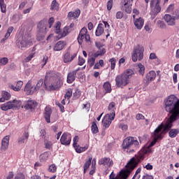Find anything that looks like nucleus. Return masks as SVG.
Masks as SVG:
<instances>
[{"mask_svg":"<svg viewBox=\"0 0 179 179\" xmlns=\"http://www.w3.org/2000/svg\"><path fill=\"white\" fill-rule=\"evenodd\" d=\"M152 150L149 148H145V147L138 152L135 157H132L129 162L125 166L126 169L122 170L116 176L114 171H113L109 176V179H127L129 177V174L135 170V168L139 164L141 160L145 159V155H150Z\"/></svg>","mask_w":179,"mask_h":179,"instance_id":"nucleus-1","label":"nucleus"},{"mask_svg":"<svg viewBox=\"0 0 179 179\" xmlns=\"http://www.w3.org/2000/svg\"><path fill=\"white\" fill-rule=\"evenodd\" d=\"M45 86H48V90H59L64 85L61 80V73L55 71H48L45 77Z\"/></svg>","mask_w":179,"mask_h":179,"instance_id":"nucleus-2","label":"nucleus"},{"mask_svg":"<svg viewBox=\"0 0 179 179\" xmlns=\"http://www.w3.org/2000/svg\"><path fill=\"white\" fill-rule=\"evenodd\" d=\"M139 141L133 136L127 137L122 143V148L127 153H132L138 149Z\"/></svg>","mask_w":179,"mask_h":179,"instance_id":"nucleus-3","label":"nucleus"},{"mask_svg":"<svg viewBox=\"0 0 179 179\" xmlns=\"http://www.w3.org/2000/svg\"><path fill=\"white\" fill-rule=\"evenodd\" d=\"M38 33L36 35V40L38 41H41V40H44L45 37V34L48 31V28L47 27V21L45 20H43L40 21L38 24Z\"/></svg>","mask_w":179,"mask_h":179,"instance_id":"nucleus-4","label":"nucleus"},{"mask_svg":"<svg viewBox=\"0 0 179 179\" xmlns=\"http://www.w3.org/2000/svg\"><path fill=\"white\" fill-rule=\"evenodd\" d=\"M21 106L22 101L14 99L1 104V108L3 111H8V110H19Z\"/></svg>","mask_w":179,"mask_h":179,"instance_id":"nucleus-5","label":"nucleus"},{"mask_svg":"<svg viewBox=\"0 0 179 179\" xmlns=\"http://www.w3.org/2000/svg\"><path fill=\"white\" fill-rule=\"evenodd\" d=\"M145 52V48L141 45H137L134 48L133 53L131 55V59L133 62H136L138 61H142L143 59V52Z\"/></svg>","mask_w":179,"mask_h":179,"instance_id":"nucleus-6","label":"nucleus"},{"mask_svg":"<svg viewBox=\"0 0 179 179\" xmlns=\"http://www.w3.org/2000/svg\"><path fill=\"white\" fill-rule=\"evenodd\" d=\"M150 15L152 20L155 19L162 11V7L160 6V0H151L150 1Z\"/></svg>","mask_w":179,"mask_h":179,"instance_id":"nucleus-7","label":"nucleus"},{"mask_svg":"<svg viewBox=\"0 0 179 179\" xmlns=\"http://www.w3.org/2000/svg\"><path fill=\"white\" fill-rule=\"evenodd\" d=\"M77 40L80 45L83 43H90V35L87 34V28L83 27L80 29Z\"/></svg>","mask_w":179,"mask_h":179,"instance_id":"nucleus-8","label":"nucleus"},{"mask_svg":"<svg viewBox=\"0 0 179 179\" xmlns=\"http://www.w3.org/2000/svg\"><path fill=\"white\" fill-rule=\"evenodd\" d=\"M178 117H179L175 116L174 115H171V116L167 119L164 125V129L161 133L162 135V134H167V132H169V131H170V129L173 128V122L177 121L178 120Z\"/></svg>","mask_w":179,"mask_h":179,"instance_id":"nucleus-9","label":"nucleus"},{"mask_svg":"<svg viewBox=\"0 0 179 179\" xmlns=\"http://www.w3.org/2000/svg\"><path fill=\"white\" fill-rule=\"evenodd\" d=\"M115 118V111L113 110L112 113L106 114L103 120L102 124L104 128H108L114 119Z\"/></svg>","mask_w":179,"mask_h":179,"instance_id":"nucleus-10","label":"nucleus"},{"mask_svg":"<svg viewBox=\"0 0 179 179\" xmlns=\"http://www.w3.org/2000/svg\"><path fill=\"white\" fill-rule=\"evenodd\" d=\"M115 80L117 87H121V89L125 87L129 83V80H127L122 74L117 75Z\"/></svg>","mask_w":179,"mask_h":179,"instance_id":"nucleus-11","label":"nucleus"},{"mask_svg":"<svg viewBox=\"0 0 179 179\" xmlns=\"http://www.w3.org/2000/svg\"><path fill=\"white\" fill-rule=\"evenodd\" d=\"M72 141V135L69 133H64L60 138V143L64 146H69Z\"/></svg>","mask_w":179,"mask_h":179,"instance_id":"nucleus-12","label":"nucleus"},{"mask_svg":"<svg viewBox=\"0 0 179 179\" xmlns=\"http://www.w3.org/2000/svg\"><path fill=\"white\" fill-rule=\"evenodd\" d=\"M122 10L126 12V13H131L132 12V4L131 3V0H122Z\"/></svg>","mask_w":179,"mask_h":179,"instance_id":"nucleus-13","label":"nucleus"},{"mask_svg":"<svg viewBox=\"0 0 179 179\" xmlns=\"http://www.w3.org/2000/svg\"><path fill=\"white\" fill-rule=\"evenodd\" d=\"M24 92L27 94V96H31V94H34L36 93V88L34 85L31 83V80H29L27 83L25 85L24 88Z\"/></svg>","mask_w":179,"mask_h":179,"instance_id":"nucleus-14","label":"nucleus"},{"mask_svg":"<svg viewBox=\"0 0 179 179\" xmlns=\"http://www.w3.org/2000/svg\"><path fill=\"white\" fill-rule=\"evenodd\" d=\"M36 106L37 102L36 101L29 99L23 103L22 107L25 108V110H29L30 111H32V110H34V108H36Z\"/></svg>","mask_w":179,"mask_h":179,"instance_id":"nucleus-15","label":"nucleus"},{"mask_svg":"<svg viewBox=\"0 0 179 179\" xmlns=\"http://www.w3.org/2000/svg\"><path fill=\"white\" fill-rule=\"evenodd\" d=\"M98 163L100 166H108V167L114 166V162L110 157L101 158Z\"/></svg>","mask_w":179,"mask_h":179,"instance_id":"nucleus-16","label":"nucleus"},{"mask_svg":"<svg viewBox=\"0 0 179 179\" xmlns=\"http://www.w3.org/2000/svg\"><path fill=\"white\" fill-rule=\"evenodd\" d=\"M78 71H79V69L73 70L72 71H70L67 74V78H66L67 83L71 84L75 82L76 79V75L78 73Z\"/></svg>","mask_w":179,"mask_h":179,"instance_id":"nucleus-17","label":"nucleus"},{"mask_svg":"<svg viewBox=\"0 0 179 179\" xmlns=\"http://www.w3.org/2000/svg\"><path fill=\"white\" fill-rule=\"evenodd\" d=\"M51 114H52V109L50 106H48L45 108V112L43 113L44 118L48 124L51 122Z\"/></svg>","mask_w":179,"mask_h":179,"instance_id":"nucleus-18","label":"nucleus"},{"mask_svg":"<svg viewBox=\"0 0 179 179\" xmlns=\"http://www.w3.org/2000/svg\"><path fill=\"white\" fill-rule=\"evenodd\" d=\"M77 55V53H73V55H71L69 52H66L63 56L64 64H69V62H72L73 59H75Z\"/></svg>","mask_w":179,"mask_h":179,"instance_id":"nucleus-19","label":"nucleus"},{"mask_svg":"<svg viewBox=\"0 0 179 179\" xmlns=\"http://www.w3.org/2000/svg\"><path fill=\"white\" fill-rule=\"evenodd\" d=\"M31 45H33V42L29 39H22L18 44V47L19 48H21V50H24L27 47H30Z\"/></svg>","mask_w":179,"mask_h":179,"instance_id":"nucleus-20","label":"nucleus"},{"mask_svg":"<svg viewBox=\"0 0 179 179\" xmlns=\"http://www.w3.org/2000/svg\"><path fill=\"white\" fill-rule=\"evenodd\" d=\"M135 15H133L134 26L138 30H141L142 27H143V24H145V20H143L142 17L135 19Z\"/></svg>","mask_w":179,"mask_h":179,"instance_id":"nucleus-21","label":"nucleus"},{"mask_svg":"<svg viewBox=\"0 0 179 179\" xmlns=\"http://www.w3.org/2000/svg\"><path fill=\"white\" fill-rule=\"evenodd\" d=\"M9 136H6L1 140V152H5L8 150V148H9Z\"/></svg>","mask_w":179,"mask_h":179,"instance_id":"nucleus-22","label":"nucleus"},{"mask_svg":"<svg viewBox=\"0 0 179 179\" xmlns=\"http://www.w3.org/2000/svg\"><path fill=\"white\" fill-rule=\"evenodd\" d=\"M164 19L169 26L176 25V20H174L173 17L169 14H166Z\"/></svg>","mask_w":179,"mask_h":179,"instance_id":"nucleus-23","label":"nucleus"},{"mask_svg":"<svg viewBox=\"0 0 179 179\" xmlns=\"http://www.w3.org/2000/svg\"><path fill=\"white\" fill-rule=\"evenodd\" d=\"M29 136H30V135L29 134V132L24 131L22 134V136L19 138L17 140V143H19V145H22L23 143H27Z\"/></svg>","mask_w":179,"mask_h":179,"instance_id":"nucleus-24","label":"nucleus"},{"mask_svg":"<svg viewBox=\"0 0 179 179\" xmlns=\"http://www.w3.org/2000/svg\"><path fill=\"white\" fill-rule=\"evenodd\" d=\"M145 79L148 83H150V82H153L155 79H156V72L155 71H149L145 76Z\"/></svg>","mask_w":179,"mask_h":179,"instance_id":"nucleus-25","label":"nucleus"},{"mask_svg":"<svg viewBox=\"0 0 179 179\" xmlns=\"http://www.w3.org/2000/svg\"><path fill=\"white\" fill-rule=\"evenodd\" d=\"M104 33V24L103 23H99L96 27L95 31V36L96 37H100Z\"/></svg>","mask_w":179,"mask_h":179,"instance_id":"nucleus-26","label":"nucleus"},{"mask_svg":"<svg viewBox=\"0 0 179 179\" xmlns=\"http://www.w3.org/2000/svg\"><path fill=\"white\" fill-rule=\"evenodd\" d=\"M10 97H11L10 93L6 91H2L1 98H0V103H4V101L10 100Z\"/></svg>","mask_w":179,"mask_h":179,"instance_id":"nucleus-27","label":"nucleus"},{"mask_svg":"<svg viewBox=\"0 0 179 179\" xmlns=\"http://www.w3.org/2000/svg\"><path fill=\"white\" fill-rule=\"evenodd\" d=\"M163 138V136L162 134H159V135H157V136H155V141L151 142L150 144L148 147H144L145 149H150L151 153H153V149H152V146H155L156 144V142L159 141V139H162Z\"/></svg>","mask_w":179,"mask_h":179,"instance_id":"nucleus-28","label":"nucleus"},{"mask_svg":"<svg viewBox=\"0 0 179 179\" xmlns=\"http://www.w3.org/2000/svg\"><path fill=\"white\" fill-rule=\"evenodd\" d=\"M80 16V10L77 9L74 12H69L68 14L69 19H76V17H79Z\"/></svg>","mask_w":179,"mask_h":179,"instance_id":"nucleus-29","label":"nucleus"},{"mask_svg":"<svg viewBox=\"0 0 179 179\" xmlns=\"http://www.w3.org/2000/svg\"><path fill=\"white\" fill-rule=\"evenodd\" d=\"M65 45H66L65 42L60 41L56 43L53 50L54 51H61L62 50H64V48L65 47Z\"/></svg>","mask_w":179,"mask_h":179,"instance_id":"nucleus-30","label":"nucleus"},{"mask_svg":"<svg viewBox=\"0 0 179 179\" xmlns=\"http://www.w3.org/2000/svg\"><path fill=\"white\" fill-rule=\"evenodd\" d=\"M135 73L131 69H127L126 71H124V73H122L123 76L126 78L127 80H129V78H132V75H134Z\"/></svg>","mask_w":179,"mask_h":179,"instance_id":"nucleus-31","label":"nucleus"},{"mask_svg":"<svg viewBox=\"0 0 179 179\" xmlns=\"http://www.w3.org/2000/svg\"><path fill=\"white\" fill-rule=\"evenodd\" d=\"M23 86V81H18L16 84V86L12 85L10 86V88H11L14 92H20V90L22 89Z\"/></svg>","mask_w":179,"mask_h":179,"instance_id":"nucleus-32","label":"nucleus"},{"mask_svg":"<svg viewBox=\"0 0 179 179\" xmlns=\"http://www.w3.org/2000/svg\"><path fill=\"white\" fill-rule=\"evenodd\" d=\"M50 10L54 12H58L59 10V3L57 2V0H53L50 4Z\"/></svg>","mask_w":179,"mask_h":179,"instance_id":"nucleus-33","label":"nucleus"},{"mask_svg":"<svg viewBox=\"0 0 179 179\" xmlns=\"http://www.w3.org/2000/svg\"><path fill=\"white\" fill-rule=\"evenodd\" d=\"M73 148L77 153H82L83 152H86V150H87V149L89 148L88 146L80 147V145H78L74 146Z\"/></svg>","mask_w":179,"mask_h":179,"instance_id":"nucleus-34","label":"nucleus"},{"mask_svg":"<svg viewBox=\"0 0 179 179\" xmlns=\"http://www.w3.org/2000/svg\"><path fill=\"white\" fill-rule=\"evenodd\" d=\"M92 160H93L92 157H90L88 160L85 162L83 166L84 169V174H86V172L87 171V169L89 167H90V165L92 164Z\"/></svg>","mask_w":179,"mask_h":179,"instance_id":"nucleus-35","label":"nucleus"},{"mask_svg":"<svg viewBox=\"0 0 179 179\" xmlns=\"http://www.w3.org/2000/svg\"><path fill=\"white\" fill-rule=\"evenodd\" d=\"M14 29L15 28L13 27H9L8 28L7 33L5 34L4 38H3L1 41H5V40H8V38L10 37V34H12V33L13 32Z\"/></svg>","mask_w":179,"mask_h":179,"instance_id":"nucleus-36","label":"nucleus"},{"mask_svg":"<svg viewBox=\"0 0 179 179\" xmlns=\"http://www.w3.org/2000/svg\"><path fill=\"white\" fill-rule=\"evenodd\" d=\"M91 131L93 134H99V127H97L96 120L92 123Z\"/></svg>","mask_w":179,"mask_h":179,"instance_id":"nucleus-37","label":"nucleus"},{"mask_svg":"<svg viewBox=\"0 0 179 179\" xmlns=\"http://www.w3.org/2000/svg\"><path fill=\"white\" fill-rule=\"evenodd\" d=\"M179 134V129H172L169 131V135L170 138H176Z\"/></svg>","mask_w":179,"mask_h":179,"instance_id":"nucleus-38","label":"nucleus"},{"mask_svg":"<svg viewBox=\"0 0 179 179\" xmlns=\"http://www.w3.org/2000/svg\"><path fill=\"white\" fill-rule=\"evenodd\" d=\"M104 66V60L99 59V62H96L93 67V69H100V68H103Z\"/></svg>","mask_w":179,"mask_h":179,"instance_id":"nucleus-39","label":"nucleus"},{"mask_svg":"<svg viewBox=\"0 0 179 179\" xmlns=\"http://www.w3.org/2000/svg\"><path fill=\"white\" fill-rule=\"evenodd\" d=\"M103 90H105V93H111V84L108 82L105 83L103 84Z\"/></svg>","mask_w":179,"mask_h":179,"instance_id":"nucleus-40","label":"nucleus"},{"mask_svg":"<svg viewBox=\"0 0 179 179\" xmlns=\"http://www.w3.org/2000/svg\"><path fill=\"white\" fill-rule=\"evenodd\" d=\"M43 85H44V80L43 79H40L39 80H38L36 86H34L35 90L36 92H38V90H40V89H41V87H43Z\"/></svg>","mask_w":179,"mask_h":179,"instance_id":"nucleus-41","label":"nucleus"},{"mask_svg":"<svg viewBox=\"0 0 179 179\" xmlns=\"http://www.w3.org/2000/svg\"><path fill=\"white\" fill-rule=\"evenodd\" d=\"M44 145L45 149H48V150H51V149H52V141L45 139Z\"/></svg>","mask_w":179,"mask_h":179,"instance_id":"nucleus-42","label":"nucleus"},{"mask_svg":"<svg viewBox=\"0 0 179 179\" xmlns=\"http://www.w3.org/2000/svg\"><path fill=\"white\" fill-rule=\"evenodd\" d=\"M164 128V124L163 123H162L161 124H159L156 129L154 131V135L155 136H157V135H159V134H160V132L162 131V129H163Z\"/></svg>","mask_w":179,"mask_h":179,"instance_id":"nucleus-43","label":"nucleus"},{"mask_svg":"<svg viewBox=\"0 0 179 179\" xmlns=\"http://www.w3.org/2000/svg\"><path fill=\"white\" fill-rule=\"evenodd\" d=\"M138 72L139 75H141V76H143V75H145V66H143V64L139 63L138 64Z\"/></svg>","mask_w":179,"mask_h":179,"instance_id":"nucleus-44","label":"nucleus"},{"mask_svg":"<svg viewBox=\"0 0 179 179\" xmlns=\"http://www.w3.org/2000/svg\"><path fill=\"white\" fill-rule=\"evenodd\" d=\"M96 173V159H93L92 162L91 171H90V175L93 176V173Z\"/></svg>","mask_w":179,"mask_h":179,"instance_id":"nucleus-45","label":"nucleus"},{"mask_svg":"<svg viewBox=\"0 0 179 179\" xmlns=\"http://www.w3.org/2000/svg\"><path fill=\"white\" fill-rule=\"evenodd\" d=\"M72 31V29L69 28V27H65L63 29V32L62 34V37H65L66 35L69 34Z\"/></svg>","mask_w":179,"mask_h":179,"instance_id":"nucleus-46","label":"nucleus"},{"mask_svg":"<svg viewBox=\"0 0 179 179\" xmlns=\"http://www.w3.org/2000/svg\"><path fill=\"white\" fill-rule=\"evenodd\" d=\"M48 156H50L48 152H45L43 154H41L39 157L41 162H45V160H48Z\"/></svg>","mask_w":179,"mask_h":179,"instance_id":"nucleus-47","label":"nucleus"},{"mask_svg":"<svg viewBox=\"0 0 179 179\" xmlns=\"http://www.w3.org/2000/svg\"><path fill=\"white\" fill-rule=\"evenodd\" d=\"M141 171H142L141 168H138L136 171L135 174L134 175L133 178L131 179H139L141 178Z\"/></svg>","mask_w":179,"mask_h":179,"instance_id":"nucleus-48","label":"nucleus"},{"mask_svg":"<svg viewBox=\"0 0 179 179\" xmlns=\"http://www.w3.org/2000/svg\"><path fill=\"white\" fill-rule=\"evenodd\" d=\"M0 8L2 13H6V4L3 3V0H0Z\"/></svg>","mask_w":179,"mask_h":179,"instance_id":"nucleus-49","label":"nucleus"},{"mask_svg":"<svg viewBox=\"0 0 179 179\" xmlns=\"http://www.w3.org/2000/svg\"><path fill=\"white\" fill-rule=\"evenodd\" d=\"M80 97V91L78 89L75 90V92L73 94V99L78 100Z\"/></svg>","mask_w":179,"mask_h":179,"instance_id":"nucleus-50","label":"nucleus"},{"mask_svg":"<svg viewBox=\"0 0 179 179\" xmlns=\"http://www.w3.org/2000/svg\"><path fill=\"white\" fill-rule=\"evenodd\" d=\"M48 171H49V173H57V166L55 164H52L49 166Z\"/></svg>","mask_w":179,"mask_h":179,"instance_id":"nucleus-51","label":"nucleus"},{"mask_svg":"<svg viewBox=\"0 0 179 179\" xmlns=\"http://www.w3.org/2000/svg\"><path fill=\"white\" fill-rule=\"evenodd\" d=\"M150 59H157L156 65H160V59H157L156 53H150Z\"/></svg>","mask_w":179,"mask_h":179,"instance_id":"nucleus-52","label":"nucleus"},{"mask_svg":"<svg viewBox=\"0 0 179 179\" xmlns=\"http://www.w3.org/2000/svg\"><path fill=\"white\" fill-rule=\"evenodd\" d=\"M54 22H55V20L54 19V17H50L48 20V22H47L46 24V27L48 29H51L52 24H54Z\"/></svg>","mask_w":179,"mask_h":179,"instance_id":"nucleus-53","label":"nucleus"},{"mask_svg":"<svg viewBox=\"0 0 179 179\" xmlns=\"http://www.w3.org/2000/svg\"><path fill=\"white\" fill-rule=\"evenodd\" d=\"M109 62L111 64V69H115V64H117V59H115V57H113L111 59H109Z\"/></svg>","mask_w":179,"mask_h":179,"instance_id":"nucleus-54","label":"nucleus"},{"mask_svg":"<svg viewBox=\"0 0 179 179\" xmlns=\"http://www.w3.org/2000/svg\"><path fill=\"white\" fill-rule=\"evenodd\" d=\"M55 27V33H56L57 34H59V33H61V22H57Z\"/></svg>","mask_w":179,"mask_h":179,"instance_id":"nucleus-55","label":"nucleus"},{"mask_svg":"<svg viewBox=\"0 0 179 179\" xmlns=\"http://www.w3.org/2000/svg\"><path fill=\"white\" fill-rule=\"evenodd\" d=\"M8 62H9V59H8V57L0 58V66L6 65Z\"/></svg>","mask_w":179,"mask_h":179,"instance_id":"nucleus-56","label":"nucleus"},{"mask_svg":"<svg viewBox=\"0 0 179 179\" xmlns=\"http://www.w3.org/2000/svg\"><path fill=\"white\" fill-rule=\"evenodd\" d=\"M96 63V59L93 57H91L88 59L87 64L90 66V68H92V66H94V64Z\"/></svg>","mask_w":179,"mask_h":179,"instance_id":"nucleus-57","label":"nucleus"},{"mask_svg":"<svg viewBox=\"0 0 179 179\" xmlns=\"http://www.w3.org/2000/svg\"><path fill=\"white\" fill-rule=\"evenodd\" d=\"M71 97H72V90L69 89L66 92V94L64 95V99L69 100V99H71Z\"/></svg>","mask_w":179,"mask_h":179,"instance_id":"nucleus-58","label":"nucleus"},{"mask_svg":"<svg viewBox=\"0 0 179 179\" xmlns=\"http://www.w3.org/2000/svg\"><path fill=\"white\" fill-rule=\"evenodd\" d=\"M157 24L159 29H166V24L162 20H158Z\"/></svg>","mask_w":179,"mask_h":179,"instance_id":"nucleus-59","label":"nucleus"},{"mask_svg":"<svg viewBox=\"0 0 179 179\" xmlns=\"http://www.w3.org/2000/svg\"><path fill=\"white\" fill-rule=\"evenodd\" d=\"M34 58V53H31L28 57H27L24 61V62H30L31 59H33Z\"/></svg>","mask_w":179,"mask_h":179,"instance_id":"nucleus-60","label":"nucleus"},{"mask_svg":"<svg viewBox=\"0 0 179 179\" xmlns=\"http://www.w3.org/2000/svg\"><path fill=\"white\" fill-rule=\"evenodd\" d=\"M115 107V103L111 102L108 106V110L109 111H111V113H113V111H115V110H114Z\"/></svg>","mask_w":179,"mask_h":179,"instance_id":"nucleus-61","label":"nucleus"},{"mask_svg":"<svg viewBox=\"0 0 179 179\" xmlns=\"http://www.w3.org/2000/svg\"><path fill=\"white\" fill-rule=\"evenodd\" d=\"M175 20H179V10H176L173 13V16Z\"/></svg>","mask_w":179,"mask_h":179,"instance_id":"nucleus-62","label":"nucleus"},{"mask_svg":"<svg viewBox=\"0 0 179 179\" xmlns=\"http://www.w3.org/2000/svg\"><path fill=\"white\" fill-rule=\"evenodd\" d=\"M85 62H86V60H85V59L80 56L78 57V65H80V66H82V65H83V64H85Z\"/></svg>","mask_w":179,"mask_h":179,"instance_id":"nucleus-63","label":"nucleus"},{"mask_svg":"<svg viewBox=\"0 0 179 179\" xmlns=\"http://www.w3.org/2000/svg\"><path fill=\"white\" fill-rule=\"evenodd\" d=\"M108 10H111L113 9V0H109L107 3Z\"/></svg>","mask_w":179,"mask_h":179,"instance_id":"nucleus-64","label":"nucleus"}]
</instances>
